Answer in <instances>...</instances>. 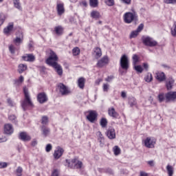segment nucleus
<instances>
[{"label":"nucleus","mask_w":176,"mask_h":176,"mask_svg":"<svg viewBox=\"0 0 176 176\" xmlns=\"http://www.w3.org/2000/svg\"><path fill=\"white\" fill-rule=\"evenodd\" d=\"M57 61H58V56H57L56 52L51 50L50 52V56L47 58L45 63L47 64V65L54 68L56 72L58 74V75H59V76H62L63 67L58 64V63H57Z\"/></svg>","instance_id":"obj_1"},{"label":"nucleus","mask_w":176,"mask_h":176,"mask_svg":"<svg viewBox=\"0 0 176 176\" xmlns=\"http://www.w3.org/2000/svg\"><path fill=\"white\" fill-rule=\"evenodd\" d=\"M23 93L25 96V98L21 101V107L23 111L27 110L28 107H34V104L31 100V98L30 97V93H28V89L26 87L23 88Z\"/></svg>","instance_id":"obj_2"},{"label":"nucleus","mask_w":176,"mask_h":176,"mask_svg":"<svg viewBox=\"0 0 176 176\" xmlns=\"http://www.w3.org/2000/svg\"><path fill=\"white\" fill-rule=\"evenodd\" d=\"M138 15H137V13L135 12H126L124 14V23H126V24H130V23L138 20Z\"/></svg>","instance_id":"obj_3"},{"label":"nucleus","mask_w":176,"mask_h":176,"mask_svg":"<svg viewBox=\"0 0 176 176\" xmlns=\"http://www.w3.org/2000/svg\"><path fill=\"white\" fill-rule=\"evenodd\" d=\"M120 65L122 69H124V71H127V69H129V57H127V55L124 54L121 56L120 60Z\"/></svg>","instance_id":"obj_4"},{"label":"nucleus","mask_w":176,"mask_h":176,"mask_svg":"<svg viewBox=\"0 0 176 176\" xmlns=\"http://www.w3.org/2000/svg\"><path fill=\"white\" fill-rule=\"evenodd\" d=\"M142 41L144 45H145V46H149L150 47L157 46V41L153 40V38L149 36H143L142 38Z\"/></svg>","instance_id":"obj_5"},{"label":"nucleus","mask_w":176,"mask_h":176,"mask_svg":"<svg viewBox=\"0 0 176 176\" xmlns=\"http://www.w3.org/2000/svg\"><path fill=\"white\" fill-rule=\"evenodd\" d=\"M66 163L67 164V167H69L70 168H82V163L80 161H78L76 163V160L74 159L72 160L71 162L69 160H66Z\"/></svg>","instance_id":"obj_6"},{"label":"nucleus","mask_w":176,"mask_h":176,"mask_svg":"<svg viewBox=\"0 0 176 176\" xmlns=\"http://www.w3.org/2000/svg\"><path fill=\"white\" fill-rule=\"evenodd\" d=\"M58 88L61 96H68V94H71V90H69V88L65 86L63 83H59L58 85Z\"/></svg>","instance_id":"obj_7"},{"label":"nucleus","mask_w":176,"mask_h":176,"mask_svg":"<svg viewBox=\"0 0 176 176\" xmlns=\"http://www.w3.org/2000/svg\"><path fill=\"white\" fill-rule=\"evenodd\" d=\"M143 142L146 148H155V144H156V139L152 137H148L143 141Z\"/></svg>","instance_id":"obj_8"},{"label":"nucleus","mask_w":176,"mask_h":176,"mask_svg":"<svg viewBox=\"0 0 176 176\" xmlns=\"http://www.w3.org/2000/svg\"><path fill=\"white\" fill-rule=\"evenodd\" d=\"M109 63V58H108V56H104L98 61L96 67H98V68H102V67L107 65V64H108Z\"/></svg>","instance_id":"obj_9"},{"label":"nucleus","mask_w":176,"mask_h":176,"mask_svg":"<svg viewBox=\"0 0 176 176\" xmlns=\"http://www.w3.org/2000/svg\"><path fill=\"white\" fill-rule=\"evenodd\" d=\"M63 153L64 149L60 146H57L53 154L54 158L55 160H58L63 156Z\"/></svg>","instance_id":"obj_10"},{"label":"nucleus","mask_w":176,"mask_h":176,"mask_svg":"<svg viewBox=\"0 0 176 176\" xmlns=\"http://www.w3.org/2000/svg\"><path fill=\"white\" fill-rule=\"evenodd\" d=\"M175 100H176V91H169L166 94V102L175 101Z\"/></svg>","instance_id":"obj_11"},{"label":"nucleus","mask_w":176,"mask_h":176,"mask_svg":"<svg viewBox=\"0 0 176 176\" xmlns=\"http://www.w3.org/2000/svg\"><path fill=\"white\" fill-rule=\"evenodd\" d=\"M47 95H46L45 92L39 93L37 95V100L40 104H45V102H47Z\"/></svg>","instance_id":"obj_12"},{"label":"nucleus","mask_w":176,"mask_h":176,"mask_svg":"<svg viewBox=\"0 0 176 176\" xmlns=\"http://www.w3.org/2000/svg\"><path fill=\"white\" fill-rule=\"evenodd\" d=\"M107 137L109 138V140H115L116 138V133L115 132V129L110 127L107 129L106 132Z\"/></svg>","instance_id":"obj_13"},{"label":"nucleus","mask_w":176,"mask_h":176,"mask_svg":"<svg viewBox=\"0 0 176 176\" xmlns=\"http://www.w3.org/2000/svg\"><path fill=\"white\" fill-rule=\"evenodd\" d=\"M87 119L91 123H94L96 119H97V113L94 111H89V115L87 116Z\"/></svg>","instance_id":"obj_14"},{"label":"nucleus","mask_w":176,"mask_h":176,"mask_svg":"<svg viewBox=\"0 0 176 176\" xmlns=\"http://www.w3.org/2000/svg\"><path fill=\"white\" fill-rule=\"evenodd\" d=\"M22 59L23 61L34 63V61H35V56L32 54H26L25 56H22Z\"/></svg>","instance_id":"obj_15"},{"label":"nucleus","mask_w":176,"mask_h":176,"mask_svg":"<svg viewBox=\"0 0 176 176\" xmlns=\"http://www.w3.org/2000/svg\"><path fill=\"white\" fill-rule=\"evenodd\" d=\"M155 78L159 82H164L166 80V74L163 72H158L156 73Z\"/></svg>","instance_id":"obj_16"},{"label":"nucleus","mask_w":176,"mask_h":176,"mask_svg":"<svg viewBox=\"0 0 176 176\" xmlns=\"http://www.w3.org/2000/svg\"><path fill=\"white\" fill-rule=\"evenodd\" d=\"M4 133L6 134H13V126L10 124H6L4 126Z\"/></svg>","instance_id":"obj_17"},{"label":"nucleus","mask_w":176,"mask_h":176,"mask_svg":"<svg viewBox=\"0 0 176 176\" xmlns=\"http://www.w3.org/2000/svg\"><path fill=\"white\" fill-rule=\"evenodd\" d=\"M94 56L95 58H100L101 56H102V51H101V48L96 47L94 49Z\"/></svg>","instance_id":"obj_18"},{"label":"nucleus","mask_w":176,"mask_h":176,"mask_svg":"<svg viewBox=\"0 0 176 176\" xmlns=\"http://www.w3.org/2000/svg\"><path fill=\"white\" fill-rule=\"evenodd\" d=\"M19 140H21V141H31V136L28 135L25 132H21L19 134Z\"/></svg>","instance_id":"obj_19"},{"label":"nucleus","mask_w":176,"mask_h":176,"mask_svg":"<svg viewBox=\"0 0 176 176\" xmlns=\"http://www.w3.org/2000/svg\"><path fill=\"white\" fill-rule=\"evenodd\" d=\"M41 129L42 134L43 135H44V137H47V135L50 134V128L45 125H42L41 126Z\"/></svg>","instance_id":"obj_20"},{"label":"nucleus","mask_w":176,"mask_h":176,"mask_svg":"<svg viewBox=\"0 0 176 176\" xmlns=\"http://www.w3.org/2000/svg\"><path fill=\"white\" fill-rule=\"evenodd\" d=\"M108 114L111 117L116 118L119 116V114L118 112H116V110H115V108L111 107L108 109Z\"/></svg>","instance_id":"obj_21"},{"label":"nucleus","mask_w":176,"mask_h":176,"mask_svg":"<svg viewBox=\"0 0 176 176\" xmlns=\"http://www.w3.org/2000/svg\"><path fill=\"white\" fill-rule=\"evenodd\" d=\"M166 86L167 90H171L173 89V86H174V79L172 78H168L166 82Z\"/></svg>","instance_id":"obj_22"},{"label":"nucleus","mask_w":176,"mask_h":176,"mask_svg":"<svg viewBox=\"0 0 176 176\" xmlns=\"http://www.w3.org/2000/svg\"><path fill=\"white\" fill-rule=\"evenodd\" d=\"M98 135V141L100 142V146H104V142H105V139H104V136L102 135V133H101V131H98L97 133Z\"/></svg>","instance_id":"obj_23"},{"label":"nucleus","mask_w":176,"mask_h":176,"mask_svg":"<svg viewBox=\"0 0 176 176\" xmlns=\"http://www.w3.org/2000/svg\"><path fill=\"white\" fill-rule=\"evenodd\" d=\"M24 38L23 37V34H21V37L16 36L14 40H13V43H14V45L16 46H20L21 43H23V41Z\"/></svg>","instance_id":"obj_24"},{"label":"nucleus","mask_w":176,"mask_h":176,"mask_svg":"<svg viewBox=\"0 0 176 176\" xmlns=\"http://www.w3.org/2000/svg\"><path fill=\"white\" fill-rule=\"evenodd\" d=\"M13 23H10L6 28H4L3 32L6 35H8L13 30Z\"/></svg>","instance_id":"obj_25"},{"label":"nucleus","mask_w":176,"mask_h":176,"mask_svg":"<svg viewBox=\"0 0 176 176\" xmlns=\"http://www.w3.org/2000/svg\"><path fill=\"white\" fill-rule=\"evenodd\" d=\"M54 32L56 34V35H61L63 32H64V28L61 25H58L54 28Z\"/></svg>","instance_id":"obj_26"},{"label":"nucleus","mask_w":176,"mask_h":176,"mask_svg":"<svg viewBox=\"0 0 176 176\" xmlns=\"http://www.w3.org/2000/svg\"><path fill=\"white\" fill-rule=\"evenodd\" d=\"M57 12L59 16H61V14H63L64 12H65V10H64V4L59 3L57 5Z\"/></svg>","instance_id":"obj_27"},{"label":"nucleus","mask_w":176,"mask_h":176,"mask_svg":"<svg viewBox=\"0 0 176 176\" xmlns=\"http://www.w3.org/2000/svg\"><path fill=\"white\" fill-rule=\"evenodd\" d=\"M27 65H24V64H19L18 66V72L19 74H23V72H24V71H27Z\"/></svg>","instance_id":"obj_28"},{"label":"nucleus","mask_w":176,"mask_h":176,"mask_svg":"<svg viewBox=\"0 0 176 176\" xmlns=\"http://www.w3.org/2000/svg\"><path fill=\"white\" fill-rule=\"evenodd\" d=\"M166 170L168 172V176H173L174 175V167L173 166L168 164L166 166Z\"/></svg>","instance_id":"obj_29"},{"label":"nucleus","mask_w":176,"mask_h":176,"mask_svg":"<svg viewBox=\"0 0 176 176\" xmlns=\"http://www.w3.org/2000/svg\"><path fill=\"white\" fill-rule=\"evenodd\" d=\"M91 17H92V19L98 20V19H100L101 17V15L100 14V12H98V11L94 10L91 12Z\"/></svg>","instance_id":"obj_30"},{"label":"nucleus","mask_w":176,"mask_h":176,"mask_svg":"<svg viewBox=\"0 0 176 176\" xmlns=\"http://www.w3.org/2000/svg\"><path fill=\"white\" fill-rule=\"evenodd\" d=\"M78 85L80 89H83L85 87V78L83 77H81L78 79Z\"/></svg>","instance_id":"obj_31"},{"label":"nucleus","mask_w":176,"mask_h":176,"mask_svg":"<svg viewBox=\"0 0 176 176\" xmlns=\"http://www.w3.org/2000/svg\"><path fill=\"white\" fill-rule=\"evenodd\" d=\"M13 3L14 8L19 9V10H21V3H20V0H13Z\"/></svg>","instance_id":"obj_32"},{"label":"nucleus","mask_w":176,"mask_h":176,"mask_svg":"<svg viewBox=\"0 0 176 176\" xmlns=\"http://www.w3.org/2000/svg\"><path fill=\"white\" fill-rule=\"evenodd\" d=\"M144 80L149 83V82H152L153 80V77L152 76V74L148 73L146 76L144 77Z\"/></svg>","instance_id":"obj_33"},{"label":"nucleus","mask_w":176,"mask_h":176,"mask_svg":"<svg viewBox=\"0 0 176 176\" xmlns=\"http://www.w3.org/2000/svg\"><path fill=\"white\" fill-rule=\"evenodd\" d=\"M49 123V118L46 116H43L41 118V124L43 126H46Z\"/></svg>","instance_id":"obj_34"},{"label":"nucleus","mask_w":176,"mask_h":176,"mask_svg":"<svg viewBox=\"0 0 176 176\" xmlns=\"http://www.w3.org/2000/svg\"><path fill=\"white\" fill-rule=\"evenodd\" d=\"M113 152L115 156H118V155H120V152H121L120 148H119L118 146H115L113 148Z\"/></svg>","instance_id":"obj_35"},{"label":"nucleus","mask_w":176,"mask_h":176,"mask_svg":"<svg viewBox=\"0 0 176 176\" xmlns=\"http://www.w3.org/2000/svg\"><path fill=\"white\" fill-rule=\"evenodd\" d=\"M100 124L103 129H104V127H107L108 124V121L107 120V118H102L100 120Z\"/></svg>","instance_id":"obj_36"},{"label":"nucleus","mask_w":176,"mask_h":176,"mask_svg":"<svg viewBox=\"0 0 176 176\" xmlns=\"http://www.w3.org/2000/svg\"><path fill=\"white\" fill-rule=\"evenodd\" d=\"M89 5L91 8H97L98 6V0H89Z\"/></svg>","instance_id":"obj_37"},{"label":"nucleus","mask_w":176,"mask_h":176,"mask_svg":"<svg viewBox=\"0 0 176 176\" xmlns=\"http://www.w3.org/2000/svg\"><path fill=\"white\" fill-rule=\"evenodd\" d=\"M73 56H79L80 54V49L79 47H76L72 50Z\"/></svg>","instance_id":"obj_38"},{"label":"nucleus","mask_w":176,"mask_h":176,"mask_svg":"<svg viewBox=\"0 0 176 176\" xmlns=\"http://www.w3.org/2000/svg\"><path fill=\"white\" fill-rule=\"evenodd\" d=\"M5 20H6V15L3 13H0V27L5 23Z\"/></svg>","instance_id":"obj_39"},{"label":"nucleus","mask_w":176,"mask_h":176,"mask_svg":"<svg viewBox=\"0 0 176 176\" xmlns=\"http://www.w3.org/2000/svg\"><path fill=\"white\" fill-rule=\"evenodd\" d=\"M164 100H166V94H164V93L160 94L158 95V101L160 102H163Z\"/></svg>","instance_id":"obj_40"},{"label":"nucleus","mask_w":176,"mask_h":176,"mask_svg":"<svg viewBox=\"0 0 176 176\" xmlns=\"http://www.w3.org/2000/svg\"><path fill=\"white\" fill-rule=\"evenodd\" d=\"M9 120L12 121V123H14L15 124H17V120H16V116L14 115H10L8 116Z\"/></svg>","instance_id":"obj_41"},{"label":"nucleus","mask_w":176,"mask_h":176,"mask_svg":"<svg viewBox=\"0 0 176 176\" xmlns=\"http://www.w3.org/2000/svg\"><path fill=\"white\" fill-rule=\"evenodd\" d=\"M173 36H176V22L174 23L173 28L170 29Z\"/></svg>","instance_id":"obj_42"},{"label":"nucleus","mask_w":176,"mask_h":176,"mask_svg":"<svg viewBox=\"0 0 176 176\" xmlns=\"http://www.w3.org/2000/svg\"><path fill=\"white\" fill-rule=\"evenodd\" d=\"M16 173L17 176L23 175V168L21 166H19L16 170Z\"/></svg>","instance_id":"obj_43"},{"label":"nucleus","mask_w":176,"mask_h":176,"mask_svg":"<svg viewBox=\"0 0 176 176\" xmlns=\"http://www.w3.org/2000/svg\"><path fill=\"white\" fill-rule=\"evenodd\" d=\"M104 3L107 5V6H113L115 5L114 0H104Z\"/></svg>","instance_id":"obj_44"},{"label":"nucleus","mask_w":176,"mask_h":176,"mask_svg":"<svg viewBox=\"0 0 176 176\" xmlns=\"http://www.w3.org/2000/svg\"><path fill=\"white\" fill-rule=\"evenodd\" d=\"M8 49L11 54H14V53H16V47H14V45H9Z\"/></svg>","instance_id":"obj_45"},{"label":"nucleus","mask_w":176,"mask_h":176,"mask_svg":"<svg viewBox=\"0 0 176 176\" xmlns=\"http://www.w3.org/2000/svg\"><path fill=\"white\" fill-rule=\"evenodd\" d=\"M139 32L138 30L133 31L130 34L131 39L133 38H136L138 36Z\"/></svg>","instance_id":"obj_46"},{"label":"nucleus","mask_w":176,"mask_h":176,"mask_svg":"<svg viewBox=\"0 0 176 176\" xmlns=\"http://www.w3.org/2000/svg\"><path fill=\"white\" fill-rule=\"evenodd\" d=\"M135 69L137 72H139V74H142L143 69L141 65L135 66Z\"/></svg>","instance_id":"obj_47"},{"label":"nucleus","mask_w":176,"mask_h":176,"mask_svg":"<svg viewBox=\"0 0 176 176\" xmlns=\"http://www.w3.org/2000/svg\"><path fill=\"white\" fill-rule=\"evenodd\" d=\"M164 3L175 5L176 0H163Z\"/></svg>","instance_id":"obj_48"},{"label":"nucleus","mask_w":176,"mask_h":176,"mask_svg":"<svg viewBox=\"0 0 176 176\" xmlns=\"http://www.w3.org/2000/svg\"><path fill=\"white\" fill-rule=\"evenodd\" d=\"M24 82V77L21 76L18 80H16V83L17 85H21V82Z\"/></svg>","instance_id":"obj_49"},{"label":"nucleus","mask_w":176,"mask_h":176,"mask_svg":"<svg viewBox=\"0 0 176 176\" xmlns=\"http://www.w3.org/2000/svg\"><path fill=\"white\" fill-rule=\"evenodd\" d=\"M52 149H53V146H52L51 144H47V146L45 147L46 152H50V151H52Z\"/></svg>","instance_id":"obj_50"},{"label":"nucleus","mask_w":176,"mask_h":176,"mask_svg":"<svg viewBox=\"0 0 176 176\" xmlns=\"http://www.w3.org/2000/svg\"><path fill=\"white\" fill-rule=\"evenodd\" d=\"M137 102H135V99L132 98L129 101L130 107H134V105H136Z\"/></svg>","instance_id":"obj_51"},{"label":"nucleus","mask_w":176,"mask_h":176,"mask_svg":"<svg viewBox=\"0 0 176 176\" xmlns=\"http://www.w3.org/2000/svg\"><path fill=\"white\" fill-rule=\"evenodd\" d=\"M115 77H113V76H107V78H106L105 79H104V80L106 81V82H110L111 80H113V78H114Z\"/></svg>","instance_id":"obj_52"},{"label":"nucleus","mask_w":176,"mask_h":176,"mask_svg":"<svg viewBox=\"0 0 176 176\" xmlns=\"http://www.w3.org/2000/svg\"><path fill=\"white\" fill-rule=\"evenodd\" d=\"M133 64L134 65H135V64H137L138 61V56H137L136 54L133 55Z\"/></svg>","instance_id":"obj_53"},{"label":"nucleus","mask_w":176,"mask_h":176,"mask_svg":"<svg viewBox=\"0 0 176 176\" xmlns=\"http://www.w3.org/2000/svg\"><path fill=\"white\" fill-rule=\"evenodd\" d=\"M142 30H144V25H143V23H141V24L138 27L136 31H138V32H141Z\"/></svg>","instance_id":"obj_54"},{"label":"nucleus","mask_w":176,"mask_h":176,"mask_svg":"<svg viewBox=\"0 0 176 176\" xmlns=\"http://www.w3.org/2000/svg\"><path fill=\"white\" fill-rule=\"evenodd\" d=\"M6 167H8V163L0 162V168H6Z\"/></svg>","instance_id":"obj_55"},{"label":"nucleus","mask_w":176,"mask_h":176,"mask_svg":"<svg viewBox=\"0 0 176 176\" xmlns=\"http://www.w3.org/2000/svg\"><path fill=\"white\" fill-rule=\"evenodd\" d=\"M109 89V85L103 84V91H108Z\"/></svg>","instance_id":"obj_56"},{"label":"nucleus","mask_w":176,"mask_h":176,"mask_svg":"<svg viewBox=\"0 0 176 176\" xmlns=\"http://www.w3.org/2000/svg\"><path fill=\"white\" fill-rule=\"evenodd\" d=\"M28 47H29V50H34V43L30 41V43L28 44Z\"/></svg>","instance_id":"obj_57"},{"label":"nucleus","mask_w":176,"mask_h":176,"mask_svg":"<svg viewBox=\"0 0 176 176\" xmlns=\"http://www.w3.org/2000/svg\"><path fill=\"white\" fill-rule=\"evenodd\" d=\"M51 176H58V170L54 169L52 171Z\"/></svg>","instance_id":"obj_58"},{"label":"nucleus","mask_w":176,"mask_h":176,"mask_svg":"<svg viewBox=\"0 0 176 176\" xmlns=\"http://www.w3.org/2000/svg\"><path fill=\"white\" fill-rule=\"evenodd\" d=\"M105 173H107V174H113V171L109 168L105 170Z\"/></svg>","instance_id":"obj_59"},{"label":"nucleus","mask_w":176,"mask_h":176,"mask_svg":"<svg viewBox=\"0 0 176 176\" xmlns=\"http://www.w3.org/2000/svg\"><path fill=\"white\" fill-rule=\"evenodd\" d=\"M123 3H126V5H130L131 3V0H122Z\"/></svg>","instance_id":"obj_60"},{"label":"nucleus","mask_w":176,"mask_h":176,"mask_svg":"<svg viewBox=\"0 0 176 176\" xmlns=\"http://www.w3.org/2000/svg\"><path fill=\"white\" fill-rule=\"evenodd\" d=\"M37 144H38V142L36 141V140H32L31 145H32V146H36V145H37Z\"/></svg>","instance_id":"obj_61"},{"label":"nucleus","mask_w":176,"mask_h":176,"mask_svg":"<svg viewBox=\"0 0 176 176\" xmlns=\"http://www.w3.org/2000/svg\"><path fill=\"white\" fill-rule=\"evenodd\" d=\"M6 141H8V139L6 137L0 138V143L6 142Z\"/></svg>","instance_id":"obj_62"},{"label":"nucleus","mask_w":176,"mask_h":176,"mask_svg":"<svg viewBox=\"0 0 176 176\" xmlns=\"http://www.w3.org/2000/svg\"><path fill=\"white\" fill-rule=\"evenodd\" d=\"M80 5H82V6H85L86 8V6H87V2L86 1H82L80 2Z\"/></svg>","instance_id":"obj_63"},{"label":"nucleus","mask_w":176,"mask_h":176,"mask_svg":"<svg viewBox=\"0 0 176 176\" xmlns=\"http://www.w3.org/2000/svg\"><path fill=\"white\" fill-rule=\"evenodd\" d=\"M140 176H148V173H146L144 171H142V172H140Z\"/></svg>","instance_id":"obj_64"}]
</instances>
